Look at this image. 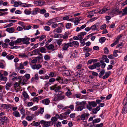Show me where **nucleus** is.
<instances>
[{
	"mask_svg": "<svg viewBox=\"0 0 127 127\" xmlns=\"http://www.w3.org/2000/svg\"><path fill=\"white\" fill-rule=\"evenodd\" d=\"M88 103L89 104H91V106L94 107H96L97 105V103L94 101L89 102Z\"/></svg>",
	"mask_w": 127,
	"mask_h": 127,
	"instance_id": "obj_29",
	"label": "nucleus"
},
{
	"mask_svg": "<svg viewBox=\"0 0 127 127\" xmlns=\"http://www.w3.org/2000/svg\"><path fill=\"white\" fill-rule=\"evenodd\" d=\"M62 74L64 75H67L70 76L71 75L70 71L68 70H64Z\"/></svg>",
	"mask_w": 127,
	"mask_h": 127,
	"instance_id": "obj_15",
	"label": "nucleus"
},
{
	"mask_svg": "<svg viewBox=\"0 0 127 127\" xmlns=\"http://www.w3.org/2000/svg\"><path fill=\"white\" fill-rule=\"evenodd\" d=\"M15 3H17V4H18V5H19L21 6L25 7H26L27 6H25L26 5H27V4L26 3H22L21 2H15Z\"/></svg>",
	"mask_w": 127,
	"mask_h": 127,
	"instance_id": "obj_30",
	"label": "nucleus"
},
{
	"mask_svg": "<svg viewBox=\"0 0 127 127\" xmlns=\"http://www.w3.org/2000/svg\"><path fill=\"white\" fill-rule=\"evenodd\" d=\"M91 29L92 31L96 30L97 29V27L95 26V25L92 26L91 27Z\"/></svg>",
	"mask_w": 127,
	"mask_h": 127,
	"instance_id": "obj_43",
	"label": "nucleus"
},
{
	"mask_svg": "<svg viewBox=\"0 0 127 127\" xmlns=\"http://www.w3.org/2000/svg\"><path fill=\"white\" fill-rule=\"evenodd\" d=\"M127 106L124 105V107H123L122 113V114H124L127 113Z\"/></svg>",
	"mask_w": 127,
	"mask_h": 127,
	"instance_id": "obj_22",
	"label": "nucleus"
},
{
	"mask_svg": "<svg viewBox=\"0 0 127 127\" xmlns=\"http://www.w3.org/2000/svg\"><path fill=\"white\" fill-rule=\"evenodd\" d=\"M83 69L78 70L77 72L74 73V74L75 76L77 77L81 76L83 74Z\"/></svg>",
	"mask_w": 127,
	"mask_h": 127,
	"instance_id": "obj_3",
	"label": "nucleus"
},
{
	"mask_svg": "<svg viewBox=\"0 0 127 127\" xmlns=\"http://www.w3.org/2000/svg\"><path fill=\"white\" fill-rule=\"evenodd\" d=\"M42 67V65L40 64L33 65L31 66L32 68L33 69H38Z\"/></svg>",
	"mask_w": 127,
	"mask_h": 127,
	"instance_id": "obj_6",
	"label": "nucleus"
},
{
	"mask_svg": "<svg viewBox=\"0 0 127 127\" xmlns=\"http://www.w3.org/2000/svg\"><path fill=\"white\" fill-rule=\"evenodd\" d=\"M24 68V65L22 63H21L20 64L19 67H17L16 68V70H19L20 69H22Z\"/></svg>",
	"mask_w": 127,
	"mask_h": 127,
	"instance_id": "obj_40",
	"label": "nucleus"
},
{
	"mask_svg": "<svg viewBox=\"0 0 127 127\" xmlns=\"http://www.w3.org/2000/svg\"><path fill=\"white\" fill-rule=\"evenodd\" d=\"M24 13L27 15H29L31 14V12L29 10H25L24 11Z\"/></svg>",
	"mask_w": 127,
	"mask_h": 127,
	"instance_id": "obj_54",
	"label": "nucleus"
},
{
	"mask_svg": "<svg viewBox=\"0 0 127 127\" xmlns=\"http://www.w3.org/2000/svg\"><path fill=\"white\" fill-rule=\"evenodd\" d=\"M57 44L60 46L62 44V42L63 40L62 39H59L56 40Z\"/></svg>",
	"mask_w": 127,
	"mask_h": 127,
	"instance_id": "obj_34",
	"label": "nucleus"
},
{
	"mask_svg": "<svg viewBox=\"0 0 127 127\" xmlns=\"http://www.w3.org/2000/svg\"><path fill=\"white\" fill-rule=\"evenodd\" d=\"M18 78L20 80L19 81V83L22 85H24L25 84L24 81L23 77L21 76H19Z\"/></svg>",
	"mask_w": 127,
	"mask_h": 127,
	"instance_id": "obj_19",
	"label": "nucleus"
},
{
	"mask_svg": "<svg viewBox=\"0 0 127 127\" xmlns=\"http://www.w3.org/2000/svg\"><path fill=\"white\" fill-rule=\"evenodd\" d=\"M51 90H54L56 92H58L61 89V87L60 86H58L57 84H55L54 85L50 87Z\"/></svg>",
	"mask_w": 127,
	"mask_h": 127,
	"instance_id": "obj_2",
	"label": "nucleus"
},
{
	"mask_svg": "<svg viewBox=\"0 0 127 127\" xmlns=\"http://www.w3.org/2000/svg\"><path fill=\"white\" fill-rule=\"evenodd\" d=\"M54 48V46L52 44L49 45L48 47H47V48L48 50H51Z\"/></svg>",
	"mask_w": 127,
	"mask_h": 127,
	"instance_id": "obj_44",
	"label": "nucleus"
},
{
	"mask_svg": "<svg viewBox=\"0 0 127 127\" xmlns=\"http://www.w3.org/2000/svg\"><path fill=\"white\" fill-rule=\"evenodd\" d=\"M21 42V38H18L16 40L14 41L15 44H17L20 43Z\"/></svg>",
	"mask_w": 127,
	"mask_h": 127,
	"instance_id": "obj_47",
	"label": "nucleus"
},
{
	"mask_svg": "<svg viewBox=\"0 0 127 127\" xmlns=\"http://www.w3.org/2000/svg\"><path fill=\"white\" fill-rule=\"evenodd\" d=\"M83 51L84 52H91L92 50L91 48H89L86 46L83 48Z\"/></svg>",
	"mask_w": 127,
	"mask_h": 127,
	"instance_id": "obj_11",
	"label": "nucleus"
},
{
	"mask_svg": "<svg viewBox=\"0 0 127 127\" xmlns=\"http://www.w3.org/2000/svg\"><path fill=\"white\" fill-rule=\"evenodd\" d=\"M12 114L13 116L17 118L20 117L21 116L20 114L18 111H14Z\"/></svg>",
	"mask_w": 127,
	"mask_h": 127,
	"instance_id": "obj_14",
	"label": "nucleus"
},
{
	"mask_svg": "<svg viewBox=\"0 0 127 127\" xmlns=\"http://www.w3.org/2000/svg\"><path fill=\"white\" fill-rule=\"evenodd\" d=\"M69 108H70L71 110H73L74 109V106L73 105H71L69 106H66V109H67Z\"/></svg>",
	"mask_w": 127,
	"mask_h": 127,
	"instance_id": "obj_55",
	"label": "nucleus"
},
{
	"mask_svg": "<svg viewBox=\"0 0 127 127\" xmlns=\"http://www.w3.org/2000/svg\"><path fill=\"white\" fill-rule=\"evenodd\" d=\"M105 72V70L104 69H102L100 72L99 74V78H101L102 76L104 74Z\"/></svg>",
	"mask_w": 127,
	"mask_h": 127,
	"instance_id": "obj_36",
	"label": "nucleus"
},
{
	"mask_svg": "<svg viewBox=\"0 0 127 127\" xmlns=\"http://www.w3.org/2000/svg\"><path fill=\"white\" fill-rule=\"evenodd\" d=\"M87 32H81L78 35V37L79 38V40L82 39L83 38L84 36L86 35Z\"/></svg>",
	"mask_w": 127,
	"mask_h": 127,
	"instance_id": "obj_13",
	"label": "nucleus"
},
{
	"mask_svg": "<svg viewBox=\"0 0 127 127\" xmlns=\"http://www.w3.org/2000/svg\"><path fill=\"white\" fill-rule=\"evenodd\" d=\"M73 43V45H74L75 47H77L79 45V43L76 41H73L72 42Z\"/></svg>",
	"mask_w": 127,
	"mask_h": 127,
	"instance_id": "obj_35",
	"label": "nucleus"
},
{
	"mask_svg": "<svg viewBox=\"0 0 127 127\" xmlns=\"http://www.w3.org/2000/svg\"><path fill=\"white\" fill-rule=\"evenodd\" d=\"M122 10H123V13L122 14V15L123 16L127 15V7H125Z\"/></svg>",
	"mask_w": 127,
	"mask_h": 127,
	"instance_id": "obj_33",
	"label": "nucleus"
},
{
	"mask_svg": "<svg viewBox=\"0 0 127 127\" xmlns=\"http://www.w3.org/2000/svg\"><path fill=\"white\" fill-rule=\"evenodd\" d=\"M8 119L5 116L3 117H0V126L4 125V123H7V122L8 121Z\"/></svg>",
	"mask_w": 127,
	"mask_h": 127,
	"instance_id": "obj_1",
	"label": "nucleus"
},
{
	"mask_svg": "<svg viewBox=\"0 0 127 127\" xmlns=\"http://www.w3.org/2000/svg\"><path fill=\"white\" fill-rule=\"evenodd\" d=\"M100 121V118H97L96 119L93 120L92 124H95L99 122Z\"/></svg>",
	"mask_w": 127,
	"mask_h": 127,
	"instance_id": "obj_37",
	"label": "nucleus"
},
{
	"mask_svg": "<svg viewBox=\"0 0 127 127\" xmlns=\"http://www.w3.org/2000/svg\"><path fill=\"white\" fill-rule=\"evenodd\" d=\"M109 10V9L107 7H104L101 9V10L98 11V13L100 14H103L105 13L106 11Z\"/></svg>",
	"mask_w": 127,
	"mask_h": 127,
	"instance_id": "obj_10",
	"label": "nucleus"
},
{
	"mask_svg": "<svg viewBox=\"0 0 127 127\" xmlns=\"http://www.w3.org/2000/svg\"><path fill=\"white\" fill-rule=\"evenodd\" d=\"M25 110L24 109L22 108L20 110V112L21 114H22L25 113Z\"/></svg>",
	"mask_w": 127,
	"mask_h": 127,
	"instance_id": "obj_64",
	"label": "nucleus"
},
{
	"mask_svg": "<svg viewBox=\"0 0 127 127\" xmlns=\"http://www.w3.org/2000/svg\"><path fill=\"white\" fill-rule=\"evenodd\" d=\"M123 103L124 105L127 106V97H126L125 98L123 101Z\"/></svg>",
	"mask_w": 127,
	"mask_h": 127,
	"instance_id": "obj_45",
	"label": "nucleus"
},
{
	"mask_svg": "<svg viewBox=\"0 0 127 127\" xmlns=\"http://www.w3.org/2000/svg\"><path fill=\"white\" fill-rule=\"evenodd\" d=\"M38 107L37 106H33L30 109L32 111H34L37 110L38 109Z\"/></svg>",
	"mask_w": 127,
	"mask_h": 127,
	"instance_id": "obj_57",
	"label": "nucleus"
},
{
	"mask_svg": "<svg viewBox=\"0 0 127 127\" xmlns=\"http://www.w3.org/2000/svg\"><path fill=\"white\" fill-rule=\"evenodd\" d=\"M72 24L70 23H66L65 25V27L66 29H69L72 27Z\"/></svg>",
	"mask_w": 127,
	"mask_h": 127,
	"instance_id": "obj_41",
	"label": "nucleus"
},
{
	"mask_svg": "<svg viewBox=\"0 0 127 127\" xmlns=\"http://www.w3.org/2000/svg\"><path fill=\"white\" fill-rule=\"evenodd\" d=\"M41 101L42 103L46 105H48L49 104L50 101L48 98H46L42 100Z\"/></svg>",
	"mask_w": 127,
	"mask_h": 127,
	"instance_id": "obj_12",
	"label": "nucleus"
},
{
	"mask_svg": "<svg viewBox=\"0 0 127 127\" xmlns=\"http://www.w3.org/2000/svg\"><path fill=\"white\" fill-rule=\"evenodd\" d=\"M39 12L41 14H43L46 12V10L45 9L40 10Z\"/></svg>",
	"mask_w": 127,
	"mask_h": 127,
	"instance_id": "obj_51",
	"label": "nucleus"
},
{
	"mask_svg": "<svg viewBox=\"0 0 127 127\" xmlns=\"http://www.w3.org/2000/svg\"><path fill=\"white\" fill-rule=\"evenodd\" d=\"M12 86V83H7L5 85V89L7 90H9V88L11 87Z\"/></svg>",
	"mask_w": 127,
	"mask_h": 127,
	"instance_id": "obj_26",
	"label": "nucleus"
},
{
	"mask_svg": "<svg viewBox=\"0 0 127 127\" xmlns=\"http://www.w3.org/2000/svg\"><path fill=\"white\" fill-rule=\"evenodd\" d=\"M58 107L59 108H60V109H62L63 110H64L66 109V106L64 107L61 104L58 105Z\"/></svg>",
	"mask_w": 127,
	"mask_h": 127,
	"instance_id": "obj_48",
	"label": "nucleus"
},
{
	"mask_svg": "<svg viewBox=\"0 0 127 127\" xmlns=\"http://www.w3.org/2000/svg\"><path fill=\"white\" fill-rule=\"evenodd\" d=\"M46 37V36L45 35H42L40 37L39 41H41Z\"/></svg>",
	"mask_w": 127,
	"mask_h": 127,
	"instance_id": "obj_60",
	"label": "nucleus"
},
{
	"mask_svg": "<svg viewBox=\"0 0 127 127\" xmlns=\"http://www.w3.org/2000/svg\"><path fill=\"white\" fill-rule=\"evenodd\" d=\"M7 79V78L6 77H4L3 74H1V72H0V81H6Z\"/></svg>",
	"mask_w": 127,
	"mask_h": 127,
	"instance_id": "obj_17",
	"label": "nucleus"
},
{
	"mask_svg": "<svg viewBox=\"0 0 127 127\" xmlns=\"http://www.w3.org/2000/svg\"><path fill=\"white\" fill-rule=\"evenodd\" d=\"M6 31L9 33H12L14 31V29L13 27L7 28Z\"/></svg>",
	"mask_w": 127,
	"mask_h": 127,
	"instance_id": "obj_18",
	"label": "nucleus"
},
{
	"mask_svg": "<svg viewBox=\"0 0 127 127\" xmlns=\"http://www.w3.org/2000/svg\"><path fill=\"white\" fill-rule=\"evenodd\" d=\"M51 121H50V122L51 124H53L54 122H55L57 121L58 120L57 118L55 117H53L51 118Z\"/></svg>",
	"mask_w": 127,
	"mask_h": 127,
	"instance_id": "obj_38",
	"label": "nucleus"
},
{
	"mask_svg": "<svg viewBox=\"0 0 127 127\" xmlns=\"http://www.w3.org/2000/svg\"><path fill=\"white\" fill-rule=\"evenodd\" d=\"M44 59L46 61H48L50 60V58L48 55H46L44 56Z\"/></svg>",
	"mask_w": 127,
	"mask_h": 127,
	"instance_id": "obj_53",
	"label": "nucleus"
},
{
	"mask_svg": "<svg viewBox=\"0 0 127 127\" xmlns=\"http://www.w3.org/2000/svg\"><path fill=\"white\" fill-rule=\"evenodd\" d=\"M44 29L45 31H48L50 30V28L48 26H46L44 27Z\"/></svg>",
	"mask_w": 127,
	"mask_h": 127,
	"instance_id": "obj_58",
	"label": "nucleus"
},
{
	"mask_svg": "<svg viewBox=\"0 0 127 127\" xmlns=\"http://www.w3.org/2000/svg\"><path fill=\"white\" fill-rule=\"evenodd\" d=\"M44 110V108L40 107V110L39 111H38V112L40 114H42L43 113Z\"/></svg>",
	"mask_w": 127,
	"mask_h": 127,
	"instance_id": "obj_50",
	"label": "nucleus"
},
{
	"mask_svg": "<svg viewBox=\"0 0 127 127\" xmlns=\"http://www.w3.org/2000/svg\"><path fill=\"white\" fill-rule=\"evenodd\" d=\"M32 53L33 55H35L37 53H39L38 49H36L34 50L33 51H32Z\"/></svg>",
	"mask_w": 127,
	"mask_h": 127,
	"instance_id": "obj_39",
	"label": "nucleus"
},
{
	"mask_svg": "<svg viewBox=\"0 0 127 127\" xmlns=\"http://www.w3.org/2000/svg\"><path fill=\"white\" fill-rule=\"evenodd\" d=\"M40 9L38 8H35L33 9L32 12V14L35 15L37 13L39 12Z\"/></svg>",
	"mask_w": 127,
	"mask_h": 127,
	"instance_id": "obj_21",
	"label": "nucleus"
},
{
	"mask_svg": "<svg viewBox=\"0 0 127 127\" xmlns=\"http://www.w3.org/2000/svg\"><path fill=\"white\" fill-rule=\"evenodd\" d=\"M106 40V38L105 37H102L99 39V41L100 42L103 43Z\"/></svg>",
	"mask_w": 127,
	"mask_h": 127,
	"instance_id": "obj_46",
	"label": "nucleus"
},
{
	"mask_svg": "<svg viewBox=\"0 0 127 127\" xmlns=\"http://www.w3.org/2000/svg\"><path fill=\"white\" fill-rule=\"evenodd\" d=\"M6 58L9 60H11L14 58V56L13 55L9 54L6 56Z\"/></svg>",
	"mask_w": 127,
	"mask_h": 127,
	"instance_id": "obj_42",
	"label": "nucleus"
},
{
	"mask_svg": "<svg viewBox=\"0 0 127 127\" xmlns=\"http://www.w3.org/2000/svg\"><path fill=\"white\" fill-rule=\"evenodd\" d=\"M49 75L50 77H53L56 76V75H55V73L52 72L50 73Z\"/></svg>",
	"mask_w": 127,
	"mask_h": 127,
	"instance_id": "obj_49",
	"label": "nucleus"
},
{
	"mask_svg": "<svg viewBox=\"0 0 127 127\" xmlns=\"http://www.w3.org/2000/svg\"><path fill=\"white\" fill-rule=\"evenodd\" d=\"M109 52V51L107 47L105 48L104 49V53L105 54H108Z\"/></svg>",
	"mask_w": 127,
	"mask_h": 127,
	"instance_id": "obj_63",
	"label": "nucleus"
},
{
	"mask_svg": "<svg viewBox=\"0 0 127 127\" xmlns=\"http://www.w3.org/2000/svg\"><path fill=\"white\" fill-rule=\"evenodd\" d=\"M23 95L24 97L25 98L24 99V101L26 100V99L27 98L28 99H29V95H28V94L26 92H24L23 93Z\"/></svg>",
	"mask_w": 127,
	"mask_h": 127,
	"instance_id": "obj_23",
	"label": "nucleus"
},
{
	"mask_svg": "<svg viewBox=\"0 0 127 127\" xmlns=\"http://www.w3.org/2000/svg\"><path fill=\"white\" fill-rule=\"evenodd\" d=\"M39 52L42 53H45L46 52V49L44 47H40L38 49Z\"/></svg>",
	"mask_w": 127,
	"mask_h": 127,
	"instance_id": "obj_16",
	"label": "nucleus"
},
{
	"mask_svg": "<svg viewBox=\"0 0 127 127\" xmlns=\"http://www.w3.org/2000/svg\"><path fill=\"white\" fill-rule=\"evenodd\" d=\"M66 115L64 113H62L60 115V117L59 118V119L62 120L66 118Z\"/></svg>",
	"mask_w": 127,
	"mask_h": 127,
	"instance_id": "obj_28",
	"label": "nucleus"
},
{
	"mask_svg": "<svg viewBox=\"0 0 127 127\" xmlns=\"http://www.w3.org/2000/svg\"><path fill=\"white\" fill-rule=\"evenodd\" d=\"M84 106L82 105L78 107H75V109H76L78 111H81L84 108Z\"/></svg>",
	"mask_w": 127,
	"mask_h": 127,
	"instance_id": "obj_32",
	"label": "nucleus"
},
{
	"mask_svg": "<svg viewBox=\"0 0 127 127\" xmlns=\"http://www.w3.org/2000/svg\"><path fill=\"white\" fill-rule=\"evenodd\" d=\"M89 4L88 1L83 2L81 4V6L83 7H89Z\"/></svg>",
	"mask_w": 127,
	"mask_h": 127,
	"instance_id": "obj_20",
	"label": "nucleus"
},
{
	"mask_svg": "<svg viewBox=\"0 0 127 127\" xmlns=\"http://www.w3.org/2000/svg\"><path fill=\"white\" fill-rule=\"evenodd\" d=\"M54 21L55 22H58L59 21H60V17H57L55 18H53Z\"/></svg>",
	"mask_w": 127,
	"mask_h": 127,
	"instance_id": "obj_61",
	"label": "nucleus"
},
{
	"mask_svg": "<svg viewBox=\"0 0 127 127\" xmlns=\"http://www.w3.org/2000/svg\"><path fill=\"white\" fill-rule=\"evenodd\" d=\"M54 20L53 19H52L49 20L48 22L46 23V24L49 26H50L51 24H53L54 22Z\"/></svg>",
	"mask_w": 127,
	"mask_h": 127,
	"instance_id": "obj_27",
	"label": "nucleus"
},
{
	"mask_svg": "<svg viewBox=\"0 0 127 127\" xmlns=\"http://www.w3.org/2000/svg\"><path fill=\"white\" fill-rule=\"evenodd\" d=\"M86 101H84L81 102H77L76 103V107L79 106V105H82L83 106H85L86 104Z\"/></svg>",
	"mask_w": 127,
	"mask_h": 127,
	"instance_id": "obj_9",
	"label": "nucleus"
},
{
	"mask_svg": "<svg viewBox=\"0 0 127 127\" xmlns=\"http://www.w3.org/2000/svg\"><path fill=\"white\" fill-rule=\"evenodd\" d=\"M71 112V110L69 109H67L66 111L64 112V113L66 115H69Z\"/></svg>",
	"mask_w": 127,
	"mask_h": 127,
	"instance_id": "obj_59",
	"label": "nucleus"
},
{
	"mask_svg": "<svg viewBox=\"0 0 127 127\" xmlns=\"http://www.w3.org/2000/svg\"><path fill=\"white\" fill-rule=\"evenodd\" d=\"M48 1H43L39 0L38 1H36L34 2V3L37 6H41L45 4V3L47 2Z\"/></svg>",
	"mask_w": 127,
	"mask_h": 127,
	"instance_id": "obj_5",
	"label": "nucleus"
},
{
	"mask_svg": "<svg viewBox=\"0 0 127 127\" xmlns=\"http://www.w3.org/2000/svg\"><path fill=\"white\" fill-rule=\"evenodd\" d=\"M63 46L62 48V50L64 51L67 50L68 47L67 43H64L63 44Z\"/></svg>",
	"mask_w": 127,
	"mask_h": 127,
	"instance_id": "obj_24",
	"label": "nucleus"
},
{
	"mask_svg": "<svg viewBox=\"0 0 127 127\" xmlns=\"http://www.w3.org/2000/svg\"><path fill=\"white\" fill-rule=\"evenodd\" d=\"M119 9H118L115 8V9L112 10H111V13L113 14H114L118 13L119 12Z\"/></svg>",
	"mask_w": 127,
	"mask_h": 127,
	"instance_id": "obj_31",
	"label": "nucleus"
},
{
	"mask_svg": "<svg viewBox=\"0 0 127 127\" xmlns=\"http://www.w3.org/2000/svg\"><path fill=\"white\" fill-rule=\"evenodd\" d=\"M89 68L90 69L92 70L95 69L94 64L92 65H90L88 66Z\"/></svg>",
	"mask_w": 127,
	"mask_h": 127,
	"instance_id": "obj_56",
	"label": "nucleus"
},
{
	"mask_svg": "<svg viewBox=\"0 0 127 127\" xmlns=\"http://www.w3.org/2000/svg\"><path fill=\"white\" fill-rule=\"evenodd\" d=\"M89 115V114L88 113H84L81 116H78L77 117H79L80 118L81 120L84 121L85 120L86 117H88Z\"/></svg>",
	"mask_w": 127,
	"mask_h": 127,
	"instance_id": "obj_8",
	"label": "nucleus"
},
{
	"mask_svg": "<svg viewBox=\"0 0 127 127\" xmlns=\"http://www.w3.org/2000/svg\"><path fill=\"white\" fill-rule=\"evenodd\" d=\"M26 119L28 121H31L32 120L33 118L31 116H28L26 117Z\"/></svg>",
	"mask_w": 127,
	"mask_h": 127,
	"instance_id": "obj_62",
	"label": "nucleus"
},
{
	"mask_svg": "<svg viewBox=\"0 0 127 127\" xmlns=\"http://www.w3.org/2000/svg\"><path fill=\"white\" fill-rule=\"evenodd\" d=\"M40 123L44 127H49L50 126V124H51L50 121L46 122L43 120L40 121Z\"/></svg>",
	"mask_w": 127,
	"mask_h": 127,
	"instance_id": "obj_4",
	"label": "nucleus"
},
{
	"mask_svg": "<svg viewBox=\"0 0 127 127\" xmlns=\"http://www.w3.org/2000/svg\"><path fill=\"white\" fill-rule=\"evenodd\" d=\"M57 81L61 84H64V83L63 81V77L60 76H58L56 79Z\"/></svg>",
	"mask_w": 127,
	"mask_h": 127,
	"instance_id": "obj_7",
	"label": "nucleus"
},
{
	"mask_svg": "<svg viewBox=\"0 0 127 127\" xmlns=\"http://www.w3.org/2000/svg\"><path fill=\"white\" fill-rule=\"evenodd\" d=\"M94 65L95 69L97 70H98L100 69V64L99 63H96L94 64Z\"/></svg>",
	"mask_w": 127,
	"mask_h": 127,
	"instance_id": "obj_25",
	"label": "nucleus"
},
{
	"mask_svg": "<svg viewBox=\"0 0 127 127\" xmlns=\"http://www.w3.org/2000/svg\"><path fill=\"white\" fill-rule=\"evenodd\" d=\"M25 76L26 79V80H25V81L27 82L28 80L30 78V75L29 74H26Z\"/></svg>",
	"mask_w": 127,
	"mask_h": 127,
	"instance_id": "obj_52",
	"label": "nucleus"
}]
</instances>
